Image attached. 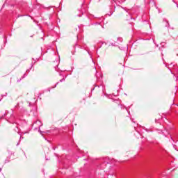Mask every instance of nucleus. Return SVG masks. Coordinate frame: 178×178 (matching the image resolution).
<instances>
[{"instance_id": "9d476101", "label": "nucleus", "mask_w": 178, "mask_h": 178, "mask_svg": "<svg viewBox=\"0 0 178 178\" xmlns=\"http://www.w3.org/2000/svg\"><path fill=\"white\" fill-rule=\"evenodd\" d=\"M59 81H60V83H63V81H65V78H63V79H60Z\"/></svg>"}, {"instance_id": "aec40b11", "label": "nucleus", "mask_w": 178, "mask_h": 178, "mask_svg": "<svg viewBox=\"0 0 178 178\" xmlns=\"http://www.w3.org/2000/svg\"><path fill=\"white\" fill-rule=\"evenodd\" d=\"M110 9H112V6H110Z\"/></svg>"}, {"instance_id": "6ab92c4d", "label": "nucleus", "mask_w": 178, "mask_h": 178, "mask_svg": "<svg viewBox=\"0 0 178 178\" xmlns=\"http://www.w3.org/2000/svg\"><path fill=\"white\" fill-rule=\"evenodd\" d=\"M159 49H160V51H162V48L161 47H160Z\"/></svg>"}, {"instance_id": "393cba45", "label": "nucleus", "mask_w": 178, "mask_h": 178, "mask_svg": "<svg viewBox=\"0 0 178 178\" xmlns=\"http://www.w3.org/2000/svg\"><path fill=\"white\" fill-rule=\"evenodd\" d=\"M22 138H23L20 137V140H22Z\"/></svg>"}, {"instance_id": "20e7f679", "label": "nucleus", "mask_w": 178, "mask_h": 178, "mask_svg": "<svg viewBox=\"0 0 178 178\" xmlns=\"http://www.w3.org/2000/svg\"><path fill=\"white\" fill-rule=\"evenodd\" d=\"M163 22H165V27H169V22L168 20H166V19H163Z\"/></svg>"}, {"instance_id": "f257e3e1", "label": "nucleus", "mask_w": 178, "mask_h": 178, "mask_svg": "<svg viewBox=\"0 0 178 178\" xmlns=\"http://www.w3.org/2000/svg\"><path fill=\"white\" fill-rule=\"evenodd\" d=\"M79 10L82 15H84L86 12H87V6L84 4V0H82V4L81 6V8H79Z\"/></svg>"}, {"instance_id": "0eeeda50", "label": "nucleus", "mask_w": 178, "mask_h": 178, "mask_svg": "<svg viewBox=\"0 0 178 178\" xmlns=\"http://www.w3.org/2000/svg\"><path fill=\"white\" fill-rule=\"evenodd\" d=\"M24 77H26V74H24L17 81V83H20V81H22V79H24Z\"/></svg>"}, {"instance_id": "ddd939ff", "label": "nucleus", "mask_w": 178, "mask_h": 178, "mask_svg": "<svg viewBox=\"0 0 178 178\" xmlns=\"http://www.w3.org/2000/svg\"><path fill=\"white\" fill-rule=\"evenodd\" d=\"M8 96V93H5V95H2L1 97H7Z\"/></svg>"}, {"instance_id": "a878e982", "label": "nucleus", "mask_w": 178, "mask_h": 178, "mask_svg": "<svg viewBox=\"0 0 178 178\" xmlns=\"http://www.w3.org/2000/svg\"><path fill=\"white\" fill-rule=\"evenodd\" d=\"M155 122H156V120H155Z\"/></svg>"}, {"instance_id": "4468645a", "label": "nucleus", "mask_w": 178, "mask_h": 178, "mask_svg": "<svg viewBox=\"0 0 178 178\" xmlns=\"http://www.w3.org/2000/svg\"><path fill=\"white\" fill-rule=\"evenodd\" d=\"M113 102H117V104H119V101H118V100H113Z\"/></svg>"}, {"instance_id": "5701e85b", "label": "nucleus", "mask_w": 178, "mask_h": 178, "mask_svg": "<svg viewBox=\"0 0 178 178\" xmlns=\"http://www.w3.org/2000/svg\"><path fill=\"white\" fill-rule=\"evenodd\" d=\"M1 170H2V168H0V172H1Z\"/></svg>"}, {"instance_id": "dca6fc26", "label": "nucleus", "mask_w": 178, "mask_h": 178, "mask_svg": "<svg viewBox=\"0 0 178 178\" xmlns=\"http://www.w3.org/2000/svg\"><path fill=\"white\" fill-rule=\"evenodd\" d=\"M58 84H59V82H57V83H56V86H54V88L56 87V86H57Z\"/></svg>"}, {"instance_id": "7ed1b4c3", "label": "nucleus", "mask_w": 178, "mask_h": 178, "mask_svg": "<svg viewBox=\"0 0 178 178\" xmlns=\"http://www.w3.org/2000/svg\"><path fill=\"white\" fill-rule=\"evenodd\" d=\"M118 6H119L120 8H122V9H123L124 10H125V12L127 13V15H130V13H129V8L122 7V6H119V5H118Z\"/></svg>"}, {"instance_id": "39448f33", "label": "nucleus", "mask_w": 178, "mask_h": 178, "mask_svg": "<svg viewBox=\"0 0 178 178\" xmlns=\"http://www.w3.org/2000/svg\"><path fill=\"white\" fill-rule=\"evenodd\" d=\"M118 2H119L118 0H112L111 1V5H115H115H118Z\"/></svg>"}, {"instance_id": "9b49d317", "label": "nucleus", "mask_w": 178, "mask_h": 178, "mask_svg": "<svg viewBox=\"0 0 178 178\" xmlns=\"http://www.w3.org/2000/svg\"><path fill=\"white\" fill-rule=\"evenodd\" d=\"M15 131H16L17 133H19V128H16V129H15Z\"/></svg>"}, {"instance_id": "423d86ee", "label": "nucleus", "mask_w": 178, "mask_h": 178, "mask_svg": "<svg viewBox=\"0 0 178 178\" xmlns=\"http://www.w3.org/2000/svg\"><path fill=\"white\" fill-rule=\"evenodd\" d=\"M8 113H9V111H6L4 113H3L1 118H5L6 116L8 115Z\"/></svg>"}, {"instance_id": "6e6552de", "label": "nucleus", "mask_w": 178, "mask_h": 178, "mask_svg": "<svg viewBox=\"0 0 178 178\" xmlns=\"http://www.w3.org/2000/svg\"><path fill=\"white\" fill-rule=\"evenodd\" d=\"M10 158L7 157V159L5 160L4 163H8V162H10Z\"/></svg>"}, {"instance_id": "4be33fe9", "label": "nucleus", "mask_w": 178, "mask_h": 178, "mask_svg": "<svg viewBox=\"0 0 178 178\" xmlns=\"http://www.w3.org/2000/svg\"><path fill=\"white\" fill-rule=\"evenodd\" d=\"M78 16H79V17H81V15H79Z\"/></svg>"}, {"instance_id": "a211bd4d", "label": "nucleus", "mask_w": 178, "mask_h": 178, "mask_svg": "<svg viewBox=\"0 0 178 178\" xmlns=\"http://www.w3.org/2000/svg\"><path fill=\"white\" fill-rule=\"evenodd\" d=\"M113 6H114V10L116 9V6H115V4H114Z\"/></svg>"}, {"instance_id": "f3484780", "label": "nucleus", "mask_w": 178, "mask_h": 178, "mask_svg": "<svg viewBox=\"0 0 178 178\" xmlns=\"http://www.w3.org/2000/svg\"><path fill=\"white\" fill-rule=\"evenodd\" d=\"M39 131H40V134H42V131L39 130Z\"/></svg>"}, {"instance_id": "412c9836", "label": "nucleus", "mask_w": 178, "mask_h": 178, "mask_svg": "<svg viewBox=\"0 0 178 178\" xmlns=\"http://www.w3.org/2000/svg\"><path fill=\"white\" fill-rule=\"evenodd\" d=\"M111 15H113V11H112Z\"/></svg>"}, {"instance_id": "2eb2a0df", "label": "nucleus", "mask_w": 178, "mask_h": 178, "mask_svg": "<svg viewBox=\"0 0 178 178\" xmlns=\"http://www.w3.org/2000/svg\"><path fill=\"white\" fill-rule=\"evenodd\" d=\"M29 133H30V131L24 132V134H29Z\"/></svg>"}, {"instance_id": "f8f14e48", "label": "nucleus", "mask_w": 178, "mask_h": 178, "mask_svg": "<svg viewBox=\"0 0 178 178\" xmlns=\"http://www.w3.org/2000/svg\"><path fill=\"white\" fill-rule=\"evenodd\" d=\"M143 129H144V130H146V131H149V129L145 128V127H143Z\"/></svg>"}, {"instance_id": "f03ea898", "label": "nucleus", "mask_w": 178, "mask_h": 178, "mask_svg": "<svg viewBox=\"0 0 178 178\" xmlns=\"http://www.w3.org/2000/svg\"><path fill=\"white\" fill-rule=\"evenodd\" d=\"M117 41H118V42L114 41L113 42H111V45L112 47H118V45H119V43H120V42H122L123 41V38H118Z\"/></svg>"}, {"instance_id": "b1692460", "label": "nucleus", "mask_w": 178, "mask_h": 178, "mask_svg": "<svg viewBox=\"0 0 178 178\" xmlns=\"http://www.w3.org/2000/svg\"><path fill=\"white\" fill-rule=\"evenodd\" d=\"M170 70L171 73H173V72H172V70Z\"/></svg>"}, {"instance_id": "1a4fd4ad", "label": "nucleus", "mask_w": 178, "mask_h": 178, "mask_svg": "<svg viewBox=\"0 0 178 178\" xmlns=\"http://www.w3.org/2000/svg\"><path fill=\"white\" fill-rule=\"evenodd\" d=\"M161 47H162L163 48H165V45H166V43H165V42H162L161 43Z\"/></svg>"}]
</instances>
